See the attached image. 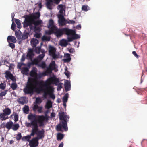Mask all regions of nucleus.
Returning a JSON list of instances; mask_svg holds the SVG:
<instances>
[{
	"label": "nucleus",
	"instance_id": "obj_62",
	"mask_svg": "<svg viewBox=\"0 0 147 147\" xmlns=\"http://www.w3.org/2000/svg\"><path fill=\"white\" fill-rule=\"evenodd\" d=\"M25 59V55L23 54L22 56L21 59V61L22 62L24 61Z\"/></svg>",
	"mask_w": 147,
	"mask_h": 147
},
{
	"label": "nucleus",
	"instance_id": "obj_31",
	"mask_svg": "<svg viewBox=\"0 0 147 147\" xmlns=\"http://www.w3.org/2000/svg\"><path fill=\"white\" fill-rule=\"evenodd\" d=\"M56 49L53 47L50 46L49 48V52L50 55L55 53Z\"/></svg>",
	"mask_w": 147,
	"mask_h": 147
},
{
	"label": "nucleus",
	"instance_id": "obj_57",
	"mask_svg": "<svg viewBox=\"0 0 147 147\" xmlns=\"http://www.w3.org/2000/svg\"><path fill=\"white\" fill-rule=\"evenodd\" d=\"M45 55L44 54H40L38 56L37 58H38V59H39L40 60H42L43 58H44V57Z\"/></svg>",
	"mask_w": 147,
	"mask_h": 147
},
{
	"label": "nucleus",
	"instance_id": "obj_7",
	"mask_svg": "<svg viewBox=\"0 0 147 147\" xmlns=\"http://www.w3.org/2000/svg\"><path fill=\"white\" fill-rule=\"evenodd\" d=\"M38 124V121H37L33 127H32L30 134L32 136H33L35 134H37L39 131Z\"/></svg>",
	"mask_w": 147,
	"mask_h": 147
},
{
	"label": "nucleus",
	"instance_id": "obj_1",
	"mask_svg": "<svg viewBox=\"0 0 147 147\" xmlns=\"http://www.w3.org/2000/svg\"><path fill=\"white\" fill-rule=\"evenodd\" d=\"M59 82V78L55 76L49 77L45 82L43 81H39L37 82V84L38 85V87L35 88V91L38 94L43 92V97L46 98L47 95L53 92L54 91V88L51 85L53 84L57 86V83Z\"/></svg>",
	"mask_w": 147,
	"mask_h": 147
},
{
	"label": "nucleus",
	"instance_id": "obj_52",
	"mask_svg": "<svg viewBox=\"0 0 147 147\" xmlns=\"http://www.w3.org/2000/svg\"><path fill=\"white\" fill-rule=\"evenodd\" d=\"M15 34L16 37L18 39H20L21 38V36L18 32H15Z\"/></svg>",
	"mask_w": 147,
	"mask_h": 147
},
{
	"label": "nucleus",
	"instance_id": "obj_60",
	"mask_svg": "<svg viewBox=\"0 0 147 147\" xmlns=\"http://www.w3.org/2000/svg\"><path fill=\"white\" fill-rule=\"evenodd\" d=\"M53 70L52 69L49 67L47 68L46 72L48 73H51L52 72V71Z\"/></svg>",
	"mask_w": 147,
	"mask_h": 147
},
{
	"label": "nucleus",
	"instance_id": "obj_36",
	"mask_svg": "<svg viewBox=\"0 0 147 147\" xmlns=\"http://www.w3.org/2000/svg\"><path fill=\"white\" fill-rule=\"evenodd\" d=\"M15 22L17 26V27L18 28L20 29L21 28V23L20 22V21L18 19H15Z\"/></svg>",
	"mask_w": 147,
	"mask_h": 147
},
{
	"label": "nucleus",
	"instance_id": "obj_30",
	"mask_svg": "<svg viewBox=\"0 0 147 147\" xmlns=\"http://www.w3.org/2000/svg\"><path fill=\"white\" fill-rule=\"evenodd\" d=\"M55 61H52L50 64L49 67L54 70L55 69Z\"/></svg>",
	"mask_w": 147,
	"mask_h": 147
},
{
	"label": "nucleus",
	"instance_id": "obj_51",
	"mask_svg": "<svg viewBox=\"0 0 147 147\" xmlns=\"http://www.w3.org/2000/svg\"><path fill=\"white\" fill-rule=\"evenodd\" d=\"M6 87V84L3 83H1L0 84V89L4 90Z\"/></svg>",
	"mask_w": 147,
	"mask_h": 147
},
{
	"label": "nucleus",
	"instance_id": "obj_56",
	"mask_svg": "<svg viewBox=\"0 0 147 147\" xmlns=\"http://www.w3.org/2000/svg\"><path fill=\"white\" fill-rule=\"evenodd\" d=\"M68 42H71L73 40H74L73 35L71 37H67Z\"/></svg>",
	"mask_w": 147,
	"mask_h": 147
},
{
	"label": "nucleus",
	"instance_id": "obj_4",
	"mask_svg": "<svg viewBox=\"0 0 147 147\" xmlns=\"http://www.w3.org/2000/svg\"><path fill=\"white\" fill-rule=\"evenodd\" d=\"M35 83V79L32 78H29L26 86L23 89L24 92L27 94H33Z\"/></svg>",
	"mask_w": 147,
	"mask_h": 147
},
{
	"label": "nucleus",
	"instance_id": "obj_14",
	"mask_svg": "<svg viewBox=\"0 0 147 147\" xmlns=\"http://www.w3.org/2000/svg\"><path fill=\"white\" fill-rule=\"evenodd\" d=\"M35 19H33V24L35 26L40 25L42 22V21L41 20H38L35 21ZM39 29V28H36L35 26L34 28V30H38Z\"/></svg>",
	"mask_w": 147,
	"mask_h": 147
},
{
	"label": "nucleus",
	"instance_id": "obj_23",
	"mask_svg": "<svg viewBox=\"0 0 147 147\" xmlns=\"http://www.w3.org/2000/svg\"><path fill=\"white\" fill-rule=\"evenodd\" d=\"M13 122L11 121L7 122L6 123L5 127L8 130H10L12 126L13 125Z\"/></svg>",
	"mask_w": 147,
	"mask_h": 147
},
{
	"label": "nucleus",
	"instance_id": "obj_3",
	"mask_svg": "<svg viewBox=\"0 0 147 147\" xmlns=\"http://www.w3.org/2000/svg\"><path fill=\"white\" fill-rule=\"evenodd\" d=\"M28 119L31 121L30 123L27 122L25 124L27 127H32L37 121L38 122L39 126L42 127L44 126V121L48 119L47 115L45 113V116H37L35 114H30L28 116Z\"/></svg>",
	"mask_w": 147,
	"mask_h": 147
},
{
	"label": "nucleus",
	"instance_id": "obj_26",
	"mask_svg": "<svg viewBox=\"0 0 147 147\" xmlns=\"http://www.w3.org/2000/svg\"><path fill=\"white\" fill-rule=\"evenodd\" d=\"M50 30L46 31L45 33L46 34L50 35L52 33H54V28L53 27L48 28Z\"/></svg>",
	"mask_w": 147,
	"mask_h": 147
},
{
	"label": "nucleus",
	"instance_id": "obj_49",
	"mask_svg": "<svg viewBox=\"0 0 147 147\" xmlns=\"http://www.w3.org/2000/svg\"><path fill=\"white\" fill-rule=\"evenodd\" d=\"M39 107L38 105L35 104L32 107V110H33L34 111L36 112L37 110H38V108Z\"/></svg>",
	"mask_w": 147,
	"mask_h": 147
},
{
	"label": "nucleus",
	"instance_id": "obj_15",
	"mask_svg": "<svg viewBox=\"0 0 147 147\" xmlns=\"http://www.w3.org/2000/svg\"><path fill=\"white\" fill-rule=\"evenodd\" d=\"M64 57L65 58L63 59V61L65 62H69L71 59L70 57V54L69 53H66Z\"/></svg>",
	"mask_w": 147,
	"mask_h": 147
},
{
	"label": "nucleus",
	"instance_id": "obj_21",
	"mask_svg": "<svg viewBox=\"0 0 147 147\" xmlns=\"http://www.w3.org/2000/svg\"><path fill=\"white\" fill-rule=\"evenodd\" d=\"M8 118V115L4 113L0 114V118L2 120H5Z\"/></svg>",
	"mask_w": 147,
	"mask_h": 147
},
{
	"label": "nucleus",
	"instance_id": "obj_16",
	"mask_svg": "<svg viewBox=\"0 0 147 147\" xmlns=\"http://www.w3.org/2000/svg\"><path fill=\"white\" fill-rule=\"evenodd\" d=\"M66 81L67 82L65 83L64 86L65 90L66 92H67L70 89V82L67 80Z\"/></svg>",
	"mask_w": 147,
	"mask_h": 147
},
{
	"label": "nucleus",
	"instance_id": "obj_64",
	"mask_svg": "<svg viewBox=\"0 0 147 147\" xmlns=\"http://www.w3.org/2000/svg\"><path fill=\"white\" fill-rule=\"evenodd\" d=\"M132 54L134 55L137 58H138L139 57V56L137 55L136 51H134L132 52Z\"/></svg>",
	"mask_w": 147,
	"mask_h": 147
},
{
	"label": "nucleus",
	"instance_id": "obj_53",
	"mask_svg": "<svg viewBox=\"0 0 147 147\" xmlns=\"http://www.w3.org/2000/svg\"><path fill=\"white\" fill-rule=\"evenodd\" d=\"M14 119L15 121H17L18 119V115L15 113L14 115Z\"/></svg>",
	"mask_w": 147,
	"mask_h": 147
},
{
	"label": "nucleus",
	"instance_id": "obj_24",
	"mask_svg": "<svg viewBox=\"0 0 147 147\" xmlns=\"http://www.w3.org/2000/svg\"><path fill=\"white\" fill-rule=\"evenodd\" d=\"M46 75V72H43L39 73L38 74L37 76H36V78H35V82L36 80L38 79H40L42 77L45 76Z\"/></svg>",
	"mask_w": 147,
	"mask_h": 147
},
{
	"label": "nucleus",
	"instance_id": "obj_58",
	"mask_svg": "<svg viewBox=\"0 0 147 147\" xmlns=\"http://www.w3.org/2000/svg\"><path fill=\"white\" fill-rule=\"evenodd\" d=\"M40 66L42 68H45L46 67V64L45 62H42L40 64Z\"/></svg>",
	"mask_w": 147,
	"mask_h": 147
},
{
	"label": "nucleus",
	"instance_id": "obj_35",
	"mask_svg": "<svg viewBox=\"0 0 147 147\" xmlns=\"http://www.w3.org/2000/svg\"><path fill=\"white\" fill-rule=\"evenodd\" d=\"M33 63V65H36L39 62V61L38 59L37 58H34L33 60L32 59V60H30Z\"/></svg>",
	"mask_w": 147,
	"mask_h": 147
},
{
	"label": "nucleus",
	"instance_id": "obj_28",
	"mask_svg": "<svg viewBox=\"0 0 147 147\" xmlns=\"http://www.w3.org/2000/svg\"><path fill=\"white\" fill-rule=\"evenodd\" d=\"M53 2V0H47L46 2V6L49 9H51V5Z\"/></svg>",
	"mask_w": 147,
	"mask_h": 147
},
{
	"label": "nucleus",
	"instance_id": "obj_32",
	"mask_svg": "<svg viewBox=\"0 0 147 147\" xmlns=\"http://www.w3.org/2000/svg\"><path fill=\"white\" fill-rule=\"evenodd\" d=\"M23 110L25 113H28L30 110L29 107L27 105L25 106L23 108Z\"/></svg>",
	"mask_w": 147,
	"mask_h": 147
},
{
	"label": "nucleus",
	"instance_id": "obj_38",
	"mask_svg": "<svg viewBox=\"0 0 147 147\" xmlns=\"http://www.w3.org/2000/svg\"><path fill=\"white\" fill-rule=\"evenodd\" d=\"M52 106V103L50 101H48L46 104V107L48 109H49Z\"/></svg>",
	"mask_w": 147,
	"mask_h": 147
},
{
	"label": "nucleus",
	"instance_id": "obj_41",
	"mask_svg": "<svg viewBox=\"0 0 147 147\" xmlns=\"http://www.w3.org/2000/svg\"><path fill=\"white\" fill-rule=\"evenodd\" d=\"M12 21H13V22L11 26V29L13 30V31H14L15 29V27H16V25L15 24L14 22L13 21V19H14V16H12Z\"/></svg>",
	"mask_w": 147,
	"mask_h": 147
},
{
	"label": "nucleus",
	"instance_id": "obj_33",
	"mask_svg": "<svg viewBox=\"0 0 147 147\" xmlns=\"http://www.w3.org/2000/svg\"><path fill=\"white\" fill-rule=\"evenodd\" d=\"M41 50V46H38L35 47L34 51L36 53H40Z\"/></svg>",
	"mask_w": 147,
	"mask_h": 147
},
{
	"label": "nucleus",
	"instance_id": "obj_2",
	"mask_svg": "<svg viewBox=\"0 0 147 147\" xmlns=\"http://www.w3.org/2000/svg\"><path fill=\"white\" fill-rule=\"evenodd\" d=\"M58 115L60 121L56 126V130L61 132L67 131L68 129L67 123L69 120V116L67 115L66 112L62 111L59 112Z\"/></svg>",
	"mask_w": 147,
	"mask_h": 147
},
{
	"label": "nucleus",
	"instance_id": "obj_45",
	"mask_svg": "<svg viewBox=\"0 0 147 147\" xmlns=\"http://www.w3.org/2000/svg\"><path fill=\"white\" fill-rule=\"evenodd\" d=\"M59 82L57 83V90L58 91H60L61 89L62 88V85L63 84V83L61 82L58 84Z\"/></svg>",
	"mask_w": 147,
	"mask_h": 147
},
{
	"label": "nucleus",
	"instance_id": "obj_18",
	"mask_svg": "<svg viewBox=\"0 0 147 147\" xmlns=\"http://www.w3.org/2000/svg\"><path fill=\"white\" fill-rule=\"evenodd\" d=\"M29 69L27 67H22L21 69L22 73L26 75H28L29 71Z\"/></svg>",
	"mask_w": 147,
	"mask_h": 147
},
{
	"label": "nucleus",
	"instance_id": "obj_39",
	"mask_svg": "<svg viewBox=\"0 0 147 147\" xmlns=\"http://www.w3.org/2000/svg\"><path fill=\"white\" fill-rule=\"evenodd\" d=\"M18 85L16 82L13 83L11 84L10 87L13 90H15L17 88Z\"/></svg>",
	"mask_w": 147,
	"mask_h": 147
},
{
	"label": "nucleus",
	"instance_id": "obj_17",
	"mask_svg": "<svg viewBox=\"0 0 147 147\" xmlns=\"http://www.w3.org/2000/svg\"><path fill=\"white\" fill-rule=\"evenodd\" d=\"M39 43V41L36 39H32L31 41V44L32 46L34 48Z\"/></svg>",
	"mask_w": 147,
	"mask_h": 147
},
{
	"label": "nucleus",
	"instance_id": "obj_10",
	"mask_svg": "<svg viewBox=\"0 0 147 147\" xmlns=\"http://www.w3.org/2000/svg\"><path fill=\"white\" fill-rule=\"evenodd\" d=\"M34 56V54L33 53V51L31 49H29V51L27 53L26 55L27 58L28 59L32 60V59L33 56Z\"/></svg>",
	"mask_w": 147,
	"mask_h": 147
},
{
	"label": "nucleus",
	"instance_id": "obj_47",
	"mask_svg": "<svg viewBox=\"0 0 147 147\" xmlns=\"http://www.w3.org/2000/svg\"><path fill=\"white\" fill-rule=\"evenodd\" d=\"M8 90H6L4 91H2L0 93V96L1 97H2L3 96H5L7 94Z\"/></svg>",
	"mask_w": 147,
	"mask_h": 147
},
{
	"label": "nucleus",
	"instance_id": "obj_48",
	"mask_svg": "<svg viewBox=\"0 0 147 147\" xmlns=\"http://www.w3.org/2000/svg\"><path fill=\"white\" fill-rule=\"evenodd\" d=\"M36 104H40L42 102V100L40 98H37L36 99Z\"/></svg>",
	"mask_w": 147,
	"mask_h": 147
},
{
	"label": "nucleus",
	"instance_id": "obj_8",
	"mask_svg": "<svg viewBox=\"0 0 147 147\" xmlns=\"http://www.w3.org/2000/svg\"><path fill=\"white\" fill-rule=\"evenodd\" d=\"M38 140L35 137L33 138L31 140L29 141L30 147H36L38 145Z\"/></svg>",
	"mask_w": 147,
	"mask_h": 147
},
{
	"label": "nucleus",
	"instance_id": "obj_37",
	"mask_svg": "<svg viewBox=\"0 0 147 147\" xmlns=\"http://www.w3.org/2000/svg\"><path fill=\"white\" fill-rule=\"evenodd\" d=\"M23 65L26 66V64L22 62H18V63L17 67L18 69L21 70L22 68L21 67Z\"/></svg>",
	"mask_w": 147,
	"mask_h": 147
},
{
	"label": "nucleus",
	"instance_id": "obj_6",
	"mask_svg": "<svg viewBox=\"0 0 147 147\" xmlns=\"http://www.w3.org/2000/svg\"><path fill=\"white\" fill-rule=\"evenodd\" d=\"M40 16H36L34 15H25L23 17L25 18L23 22V26L26 28L29 26L31 28V27L33 24V19H36L38 18Z\"/></svg>",
	"mask_w": 147,
	"mask_h": 147
},
{
	"label": "nucleus",
	"instance_id": "obj_61",
	"mask_svg": "<svg viewBox=\"0 0 147 147\" xmlns=\"http://www.w3.org/2000/svg\"><path fill=\"white\" fill-rule=\"evenodd\" d=\"M9 46L12 49H14L15 47V46L14 44L12 43H9Z\"/></svg>",
	"mask_w": 147,
	"mask_h": 147
},
{
	"label": "nucleus",
	"instance_id": "obj_42",
	"mask_svg": "<svg viewBox=\"0 0 147 147\" xmlns=\"http://www.w3.org/2000/svg\"><path fill=\"white\" fill-rule=\"evenodd\" d=\"M29 33L28 32H25L22 35L21 38L22 40H24L27 39L28 37Z\"/></svg>",
	"mask_w": 147,
	"mask_h": 147
},
{
	"label": "nucleus",
	"instance_id": "obj_19",
	"mask_svg": "<svg viewBox=\"0 0 147 147\" xmlns=\"http://www.w3.org/2000/svg\"><path fill=\"white\" fill-rule=\"evenodd\" d=\"M7 41L9 43L11 41L13 43H15L16 42V40L14 36H9L7 37Z\"/></svg>",
	"mask_w": 147,
	"mask_h": 147
},
{
	"label": "nucleus",
	"instance_id": "obj_44",
	"mask_svg": "<svg viewBox=\"0 0 147 147\" xmlns=\"http://www.w3.org/2000/svg\"><path fill=\"white\" fill-rule=\"evenodd\" d=\"M74 33L72 34H70L69 35H72L74 39L79 38H80V35L75 34V32L74 30Z\"/></svg>",
	"mask_w": 147,
	"mask_h": 147
},
{
	"label": "nucleus",
	"instance_id": "obj_40",
	"mask_svg": "<svg viewBox=\"0 0 147 147\" xmlns=\"http://www.w3.org/2000/svg\"><path fill=\"white\" fill-rule=\"evenodd\" d=\"M25 98L24 97H21L18 100L19 103L23 104L25 102Z\"/></svg>",
	"mask_w": 147,
	"mask_h": 147
},
{
	"label": "nucleus",
	"instance_id": "obj_59",
	"mask_svg": "<svg viewBox=\"0 0 147 147\" xmlns=\"http://www.w3.org/2000/svg\"><path fill=\"white\" fill-rule=\"evenodd\" d=\"M64 74L67 76V78H69L70 76V73L66 69V71L64 72Z\"/></svg>",
	"mask_w": 147,
	"mask_h": 147
},
{
	"label": "nucleus",
	"instance_id": "obj_29",
	"mask_svg": "<svg viewBox=\"0 0 147 147\" xmlns=\"http://www.w3.org/2000/svg\"><path fill=\"white\" fill-rule=\"evenodd\" d=\"M32 136L30 134V135H27L26 136H24L22 138V140L24 141H28L29 142V140L31 138V136Z\"/></svg>",
	"mask_w": 147,
	"mask_h": 147
},
{
	"label": "nucleus",
	"instance_id": "obj_25",
	"mask_svg": "<svg viewBox=\"0 0 147 147\" xmlns=\"http://www.w3.org/2000/svg\"><path fill=\"white\" fill-rule=\"evenodd\" d=\"M64 135L62 133H59L57 134V140L58 141L61 140L63 139Z\"/></svg>",
	"mask_w": 147,
	"mask_h": 147
},
{
	"label": "nucleus",
	"instance_id": "obj_43",
	"mask_svg": "<svg viewBox=\"0 0 147 147\" xmlns=\"http://www.w3.org/2000/svg\"><path fill=\"white\" fill-rule=\"evenodd\" d=\"M68 94L67 93L64 95L63 98V102H67L68 100Z\"/></svg>",
	"mask_w": 147,
	"mask_h": 147
},
{
	"label": "nucleus",
	"instance_id": "obj_55",
	"mask_svg": "<svg viewBox=\"0 0 147 147\" xmlns=\"http://www.w3.org/2000/svg\"><path fill=\"white\" fill-rule=\"evenodd\" d=\"M34 65L33 63L32 62H28L27 63V66L29 69L30 68L32 65Z\"/></svg>",
	"mask_w": 147,
	"mask_h": 147
},
{
	"label": "nucleus",
	"instance_id": "obj_11",
	"mask_svg": "<svg viewBox=\"0 0 147 147\" xmlns=\"http://www.w3.org/2000/svg\"><path fill=\"white\" fill-rule=\"evenodd\" d=\"M44 130L42 129L41 130H39L37 134H36L37 136L35 137L36 138L39 140V139L43 138L44 137Z\"/></svg>",
	"mask_w": 147,
	"mask_h": 147
},
{
	"label": "nucleus",
	"instance_id": "obj_63",
	"mask_svg": "<svg viewBox=\"0 0 147 147\" xmlns=\"http://www.w3.org/2000/svg\"><path fill=\"white\" fill-rule=\"evenodd\" d=\"M49 95L50 96V97L51 98L53 99H54L55 98V96L53 94V92L50 93V94H49Z\"/></svg>",
	"mask_w": 147,
	"mask_h": 147
},
{
	"label": "nucleus",
	"instance_id": "obj_34",
	"mask_svg": "<svg viewBox=\"0 0 147 147\" xmlns=\"http://www.w3.org/2000/svg\"><path fill=\"white\" fill-rule=\"evenodd\" d=\"M19 127V125L18 124H13L12 126L11 129L14 131L17 130Z\"/></svg>",
	"mask_w": 147,
	"mask_h": 147
},
{
	"label": "nucleus",
	"instance_id": "obj_46",
	"mask_svg": "<svg viewBox=\"0 0 147 147\" xmlns=\"http://www.w3.org/2000/svg\"><path fill=\"white\" fill-rule=\"evenodd\" d=\"M42 39L43 41H49L50 40V38L49 37L43 36L42 38Z\"/></svg>",
	"mask_w": 147,
	"mask_h": 147
},
{
	"label": "nucleus",
	"instance_id": "obj_20",
	"mask_svg": "<svg viewBox=\"0 0 147 147\" xmlns=\"http://www.w3.org/2000/svg\"><path fill=\"white\" fill-rule=\"evenodd\" d=\"M56 27L54 25V22L53 20L51 19L49 20V25L48 26V28L51 27Z\"/></svg>",
	"mask_w": 147,
	"mask_h": 147
},
{
	"label": "nucleus",
	"instance_id": "obj_50",
	"mask_svg": "<svg viewBox=\"0 0 147 147\" xmlns=\"http://www.w3.org/2000/svg\"><path fill=\"white\" fill-rule=\"evenodd\" d=\"M87 8L88 6L87 5H83L82 7V10L84 11H88Z\"/></svg>",
	"mask_w": 147,
	"mask_h": 147
},
{
	"label": "nucleus",
	"instance_id": "obj_5",
	"mask_svg": "<svg viewBox=\"0 0 147 147\" xmlns=\"http://www.w3.org/2000/svg\"><path fill=\"white\" fill-rule=\"evenodd\" d=\"M54 33L57 37H60L64 34L69 36L74 33V30L67 28L59 29L57 27H54Z\"/></svg>",
	"mask_w": 147,
	"mask_h": 147
},
{
	"label": "nucleus",
	"instance_id": "obj_13",
	"mask_svg": "<svg viewBox=\"0 0 147 147\" xmlns=\"http://www.w3.org/2000/svg\"><path fill=\"white\" fill-rule=\"evenodd\" d=\"M37 71V69L36 68L33 67L30 73V76L34 78L35 79L36 78V76L38 75Z\"/></svg>",
	"mask_w": 147,
	"mask_h": 147
},
{
	"label": "nucleus",
	"instance_id": "obj_27",
	"mask_svg": "<svg viewBox=\"0 0 147 147\" xmlns=\"http://www.w3.org/2000/svg\"><path fill=\"white\" fill-rule=\"evenodd\" d=\"M3 113L7 115H9L11 113V111L10 109L9 108H6L3 110Z\"/></svg>",
	"mask_w": 147,
	"mask_h": 147
},
{
	"label": "nucleus",
	"instance_id": "obj_12",
	"mask_svg": "<svg viewBox=\"0 0 147 147\" xmlns=\"http://www.w3.org/2000/svg\"><path fill=\"white\" fill-rule=\"evenodd\" d=\"M59 24L62 26L65 25V19L64 18L63 15L60 14L59 16Z\"/></svg>",
	"mask_w": 147,
	"mask_h": 147
},
{
	"label": "nucleus",
	"instance_id": "obj_22",
	"mask_svg": "<svg viewBox=\"0 0 147 147\" xmlns=\"http://www.w3.org/2000/svg\"><path fill=\"white\" fill-rule=\"evenodd\" d=\"M68 45L67 41L65 39H62L60 42V45L62 46H66Z\"/></svg>",
	"mask_w": 147,
	"mask_h": 147
},
{
	"label": "nucleus",
	"instance_id": "obj_54",
	"mask_svg": "<svg viewBox=\"0 0 147 147\" xmlns=\"http://www.w3.org/2000/svg\"><path fill=\"white\" fill-rule=\"evenodd\" d=\"M22 137L21 133H19L18 134L16 137V138L17 140H20Z\"/></svg>",
	"mask_w": 147,
	"mask_h": 147
},
{
	"label": "nucleus",
	"instance_id": "obj_9",
	"mask_svg": "<svg viewBox=\"0 0 147 147\" xmlns=\"http://www.w3.org/2000/svg\"><path fill=\"white\" fill-rule=\"evenodd\" d=\"M5 77L7 79L9 78L13 82L16 81V79L15 77L10 71H6L5 72Z\"/></svg>",
	"mask_w": 147,
	"mask_h": 147
}]
</instances>
